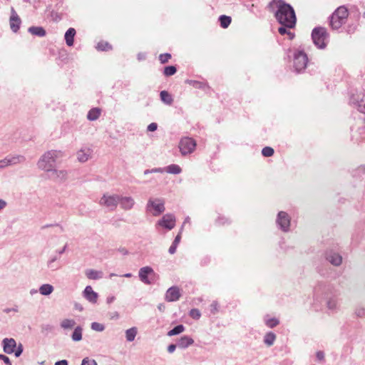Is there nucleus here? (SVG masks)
Masks as SVG:
<instances>
[{"label":"nucleus","instance_id":"nucleus-1","mask_svg":"<svg viewBox=\"0 0 365 365\" xmlns=\"http://www.w3.org/2000/svg\"><path fill=\"white\" fill-rule=\"evenodd\" d=\"M271 4H275L277 10L275 17L281 25L294 28L296 25L297 18L294 9L288 4L281 0H274Z\"/></svg>","mask_w":365,"mask_h":365},{"label":"nucleus","instance_id":"nucleus-2","mask_svg":"<svg viewBox=\"0 0 365 365\" xmlns=\"http://www.w3.org/2000/svg\"><path fill=\"white\" fill-rule=\"evenodd\" d=\"M63 156V154L61 150H48L41 156L37 163V166L39 169L48 173L56 168V162Z\"/></svg>","mask_w":365,"mask_h":365},{"label":"nucleus","instance_id":"nucleus-3","mask_svg":"<svg viewBox=\"0 0 365 365\" xmlns=\"http://www.w3.org/2000/svg\"><path fill=\"white\" fill-rule=\"evenodd\" d=\"M349 16V11L346 7L341 6L338 7L332 14L330 18V25L334 29H339Z\"/></svg>","mask_w":365,"mask_h":365},{"label":"nucleus","instance_id":"nucleus-4","mask_svg":"<svg viewBox=\"0 0 365 365\" xmlns=\"http://www.w3.org/2000/svg\"><path fill=\"white\" fill-rule=\"evenodd\" d=\"M119 195L106 192L100 198L98 203L108 210L114 211L119 203Z\"/></svg>","mask_w":365,"mask_h":365},{"label":"nucleus","instance_id":"nucleus-5","mask_svg":"<svg viewBox=\"0 0 365 365\" xmlns=\"http://www.w3.org/2000/svg\"><path fill=\"white\" fill-rule=\"evenodd\" d=\"M164 201L160 198H150L146 205V210L153 216H159L165 208Z\"/></svg>","mask_w":365,"mask_h":365},{"label":"nucleus","instance_id":"nucleus-6","mask_svg":"<svg viewBox=\"0 0 365 365\" xmlns=\"http://www.w3.org/2000/svg\"><path fill=\"white\" fill-rule=\"evenodd\" d=\"M312 37L314 43L319 48H324L327 45L328 34L323 27L315 28L312 31Z\"/></svg>","mask_w":365,"mask_h":365},{"label":"nucleus","instance_id":"nucleus-7","mask_svg":"<svg viewBox=\"0 0 365 365\" xmlns=\"http://www.w3.org/2000/svg\"><path fill=\"white\" fill-rule=\"evenodd\" d=\"M196 141L189 137L182 138L179 142L178 148L182 155H187L192 153L195 150Z\"/></svg>","mask_w":365,"mask_h":365},{"label":"nucleus","instance_id":"nucleus-8","mask_svg":"<svg viewBox=\"0 0 365 365\" xmlns=\"http://www.w3.org/2000/svg\"><path fill=\"white\" fill-rule=\"evenodd\" d=\"M25 160V157L21 155H7L4 159L0 160V170H3L9 166L22 163Z\"/></svg>","mask_w":365,"mask_h":365},{"label":"nucleus","instance_id":"nucleus-9","mask_svg":"<svg viewBox=\"0 0 365 365\" xmlns=\"http://www.w3.org/2000/svg\"><path fill=\"white\" fill-rule=\"evenodd\" d=\"M308 58L302 51H297L294 53V67L297 72L303 71L307 64Z\"/></svg>","mask_w":365,"mask_h":365},{"label":"nucleus","instance_id":"nucleus-10","mask_svg":"<svg viewBox=\"0 0 365 365\" xmlns=\"http://www.w3.org/2000/svg\"><path fill=\"white\" fill-rule=\"evenodd\" d=\"M138 276L142 282L145 284H151L153 282L149 277L155 276V273L151 267L146 266L139 269Z\"/></svg>","mask_w":365,"mask_h":365},{"label":"nucleus","instance_id":"nucleus-11","mask_svg":"<svg viewBox=\"0 0 365 365\" xmlns=\"http://www.w3.org/2000/svg\"><path fill=\"white\" fill-rule=\"evenodd\" d=\"M160 226L168 230H172L175 226V217L171 214L165 215L156 224V227Z\"/></svg>","mask_w":365,"mask_h":365},{"label":"nucleus","instance_id":"nucleus-12","mask_svg":"<svg viewBox=\"0 0 365 365\" xmlns=\"http://www.w3.org/2000/svg\"><path fill=\"white\" fill-rule=\"evenodd\" d=\"M277 223L283 231L287 232L290 225V217L286 212L281 211L278 213Z\"/></svg>","mask_w":365,"mask_h":365},{"label":"nucleus","instance_id":"nucleus-13","mask_svg":"<svg viewBox=\"0 0 365 365\" xmlns=\"http://www.w3.org/2000/svg\"><path fill=\"white\" fill-rule=\"evenodd\" d=\"M48 175L51 179L58 182H63L68 178V172L66 170H58L56 168L51 170Z\"/></svg>","mask_w":365,"mask_h":365},{"label":"nucleus","instance_id":"nucleus-14","mask_svg":"<svg viewBox=\"0 0 365 365\" xmlns=\"http://www.w3.org/2000/svg\"><path fill=\"white\" fill-rule=\"evenodd\" d=\"M181 296L180 289L176 287L173 286L170 287L165 296V299L167 302H175L178 301Z\"/></svg>","mask_w":365,"mask_h":365},{"label":"nucleus","instance_id":"nucleus-15","mask_svg":"<svg viewBox=\"0 0 365 365\" xmlns=\"http://www.w3.org/2000/svg\"><path fill=\"white\" fill-rule=\"evenodd\" d=\"M119 203L121 209L125 211L132 210L135 205L134 198L130 196L120 195Z\"/></svg>","mask_w":365,"mask_h":365},{"label":"nucleus","instance_id":"nucleus-16","mask_svg":"<svg viewBox=\"0 0 365 365\" xmlns=\"http://www.w3.org/2000/svg\"><path fill=\"white\" fill-rule=\"evenodd\" d=\"M351 101L356 104L358 110L365 113V93H359L356 95H353L351 97Z\"/></svg>","mask_w":365,"mask_h":365},{"label":"nucleus","instance_id":"nucleus-17","mask_svg":"<svg viewBox=\"0 0 365 365\" xmlns=\"http://www.w3.org/2000/svg\"><path fill=\"white\" fill-rule=\"evenodd\" d=\"M92 150L90 148L84 147L81 148L76 153V158L78 162L86 163L87 162L92 155Z\"/></svg>","mask_w":365,"mask_h":365},{"label":"nucleus","instance_id":"nucleus-18","mask_svg":"<svg viewBox=\"0 0 365 365\" xmlns=\"http://www.w3.org/2000/svg\"><path fill=\"white\" fill-rule=\"evenodd\" d=\"M83 296L89 302L95 304L97 302L98 294L94 292L91 286H86L84 291L83 292Z\"/></svg>","mask_w":365,"mask_h":365},{"label":"nucleus","instance_id":"nucleus-19","mask_svg":"<svg viewBox=\"0 0 365 365\" xmlns=\"http://www.w3.org/2000/svg\"><path fill=\"white\" fill-rule=\"evenodd\" d=\"M4 351L6 354H12L16 347V342L13 338H5L2 341Z\"/></svg>","mask_w":365,"mask_h":365},{"label":"nucleus","instance_id":"nucleus-20","mask_svg":"<svg viewBox=\"0 0 365 365\" xmlns=\"http://www.w3.org/2000/svg\"><path fill=\"white\" fill-rule=\"evenodd\" d=\"M11 13L10 27L14 32H16L19 29L21 21L14 8H11Z\"/></svg>","mask_w":365,"mask_h":365},{"label":"nucleus","instance_id":"nucleus-21","mask_svg":"<svg viewBox=\"0 0 365 365\" xmlns=\"http://www.w3.org/2000/svg\"><path fill=\"white\" fill-rule=\"evenodd\" d=\"M327 259L334 266H339L342 262V257L340 255L331 252L327 255Z\"/></svg>","mask_w":365,"mask_h":365},{"label":"nucleus","instance_id":"nucleus-22","mask_svg":"<svg viewBox=\"0 0 365 365\" xmlns=\"http://www.w3.org/2000/svg\"><path fill=\"white\" fill-rule=\"evenodd\" d=\"M85 274L88 279L93 280L101 279L103 275V272L93 269L86 270Z\"/></svg>","mask_w":365,"mask_h":365},{"label":"nucleus","instance_id":"nucleus-23","mask_svg":"<svg viewBox=\"0 0 365 365\" xmlns=\"http://www.w3.org/2000/svg\"><path fill=\"white\" fill-rule=\"evenodd\" d=\"M76 35V30L73 28H70L65 34L66 43L68 46L73 45L74 36Z\"/></svg>","mask_w":365,"mask_h":365},{"label":"nucleus","instance_id":"nucleus-24","mask_svg":"<svg viewBox=\"0 0 365 365\" xmlns=\"http://www.w3.org/2000/svg\"><path fill=\"white\" fill-rule=\"evenodd\" d=\"M194 342L193 339L187 336H184L181 337L178 342V346L180 348L185 349L189 346L190 345L192 344Z\"/></svg>","mask_w":365,"mask_h":365},{"label":"nucleus","instance_id":"nucleus-25","mask_svg":"<svg viewBox=\"0 0 365 365\" xmlns=\"http://www.w3.org/2000/svg\"><path fill=\"white\" fill-rule=\"evenodd\" d=\"M29 32L34 36H44L46 34L45 29L41 26H31L29 28Z\"/></svg>","mask_w":365,"mask_h":365},{"label":"nucleus","instance_id":"nucleus-26","mask_svg":"<svg viewBox=\"0 0 365 365\" xmlns=\"http://www.w3.org/2000/svg\"><path fill=\"white\" fill-rule=\"evenodd\" d=\"M125 338L127 341L131 342L134 341L137 334H138V329L135 327H131L127 330H125Z\"/></svg>","mask_w":365,"mask_h":365},{"label":"nucleus","instance_id":"nucleus-27","mask_svg":"<svg viewBox=\"0 0 365 365\" xmlns=\"http://www.w3.org/2000/svg\"><path fill=\"white\" fill-rule=\"evenodd\" d=\"M75 325L76 322L74 319H64L60 323L61 327L65 330L71 329L75 327Z\"/></svg>","mask_w":365,"mask_h":365},{"label":"nucleus","instance_id":"nucleus-28","mask_svg":"<svg viewBox=\"0 0 365 365\" xmlns=\"http://www.w3.org/2000/svg\"><path fill=\"white\" fill-rule=\"evenodd\" d=\"M53 287L49 284H43L39 287V292L41 294L48 296L53 292Z\"/></svg>","mask_w":365,"mask_h":365},{"label":"nucleus","instance_id":"nucleus-29","mask_svg":"<svg viewBox=\"0 0 365 365\" xmlns=\"http://www.w3.org/2000/svg\"><path fill=\"white\" fill-rule=\"evenodd\" d=\"M82 335L83 329L80 326H78L74 329L71 335V339L73 341H79L82 339Z\"/></svg>","mask_w":365,"mask_h":365},{"label":"nucleus","instance_id":"nucleus-30","mask_svg":"<svg viewBox=\"0 0 365 365\" xmlns=\"http://www.w3.org/2000/svg\"><path fill=\"white\" fill-rule=\"evenodd\" d=\"M100 115L101 110L98 108H94L89 110L87 118L89 120H96L99 118Z\"/></svg>","mask_w":365,"mask_h":365},{"label":"nucleus","instance_id":"nucleus-31","mask_svg":"<svg viewBox=\"0 0 365 365\" xmlns=\"http://www.w3.org/2000/svg\"><path fill=\"white\" fill-rule=\"evenodd\" d=\"M275 339L276 335L273 332L269 331L265 334L264 337V342L266 345L270 346L274 344Z\"/></svg>","mask_w":365,"mask_h":365},{"label":"nucleus","instance_id":"nucleus-32","mask_svg":"<svg viewBox=\"0 0 365 365\" xmlns=\"http://www.w3.org/2000/svg\"><path fill=\"white\" fill-rule=\"evenodd\" d=\"M160 96L161 101H163L165 103L168 105L172 104L173 100L171 95L168 92L163 91L160 92Z\"/></svg>","mask_w":365,"mask_h":365},{"label":"nucleus","instance_id":"nucleus-33","mask_svg":"<svg viewBox=\"0 0 365 365\" xmlns=\"http://www.w3.org/2000/svg\"><path fill=\"white\" fill-rule=\"evenodd\" d=\"M289 27H287L284 25H281L280 27L278 29V31L281 35L287 34L289 39H292L294 37V33L290 31Z\"/></svg>","mask_w":365,"mask_h":365},{"label":"nucleus","instance_id":"nucleus-34","mask_svg":"<svg viewBox=\"0 0 365 365\" xmlns=\"http://www.w3.org/2000/svg\"><path fill=\"white\" fill-rule=\"evenodd\" d=\"M165 171L168 173L171 174H179L181 173L182 170L180 167L175 164H172L165 168Z\"/></svg>","mask_w":365,"mask_h":365},{"label":"nucleus","instance_id":"nucleus-35","mask_svg":"<svg viewBox=\"0 0 365 365\" xmlns=\"http://www.w3.org/2000/svg\"><path fill=\"white\" fill-rule=\"evenodd\" d=\"M327 307L331 311H336L338 307V302L335 298H330L327 302Z\"/></svg>","mask_w":365,"mask_h":365},{"label":"nucleus","instance_id":"nucleus-36","mask_svg":"<svg viewBox=\"0 0 365 365\" xmlns=\"http://www.w3.org/2000/svg\"><path fill=\"white\" fill-rule=\"evenodd\" d=\"M185 330V327L183 325H178L175 327H174L173 329L168 331V335L171 336L174 335L179 334L182 332H183Z\"/></svg>","mask_w":365,"mask_h":365},{"label":"nucleus","instance_id":"nucleus-37","mask_svg":"<svg viewBox=\"0 0 365 365\" xmlns=\"http://www.w3.org/2000/svg\"><path fill=\"white\" fill-rule=\"evenodd\" d=\"M220 25L222 28H227L231 23V18L230 16L222 15L220 17Z\"/></svg>","mask_w":365,"mask_h":365},{"label":"nucleus","instance_id":"nucleus-38","mask_svg":"<svg viewBox=\"0 0 365 365\" xmlns=\"http://www.w3.org/2000/svg\"><path fill=\"white\" fill-rule=\"evenodd\" d=\"M96 48L100 51H108L111 49V46L108 42L101 41L97 44Z\"/></svg>","mask_w":365,"mask_h":365},{"label":"nucleus","instance_id":"nucleus-39","mask_svg":"<svg viewBox=\"0 0 365 365\" xmlns=\"http://www.w3.org/2000/svg\"><path fill=\"white\" fill-rule=\"evenodd\" d=\"M176 68L173 66H167L164 69V74L166 76H170L176 73Z\"/></svg>","mask_w":365,"mask_h":365},{"label":"nucleus","instance_id":"nucleus-40","mask_svg":"<svg viewBox=\"0 0 365 365\" xmlns=\"http://www.w3.org/2000/svg\"><path fill=\"white\" fill-rule=\"evenodd\" d=\"M91 327L93 330L96 331H103L105 329V326L98 322H93Z\"/></svg>","mask_w":365,"mask_h":365},{"label":"nucleus","instance_id":"nucleus-41","mask_svg":"<svg viewBox=\"0 0 365 365\" xmlns=\"http://www.w3.org/2000/svg\"><path fill=\"white\" fill-rule=\"evenodd\" d=\"M265 324L267 327L273 328L279 324V321L275 318H272L265 320Z\"/></svg>","mask_w":365,"mask_h":365},{"label":"nucleus","instance_id":"nucleus-42","mask_svg":"<svg viewBox=\"0 0 365 365\" xmlns=\"http://www.w3.org/2000/svg\"><path fill=\"white\" fill-rule=\"evenodd\" d=\"M262 153L264 157H270L274 154V150L271 147H265L262 149Z\"/></svg>","mask_w":365,"mask_h":365},{"label":"nucleus","instance_id":"nucleus-43","mask_svg":"<svg viewBox=\"0 0 365 365\" xmlns=\"http://www.w3.org/2000/svg\"><path fill=\"white\" fill-rule=\"evenodd\" d=\"M190 316L195 319H198L200 317L201 314L197 309H192L190 312Z\"/></svg>","mask_w":365,"mask_h":365},{"label":"nucleus","instance_id":"nucleus-44","mask_svg":"<svg viewBox=\"0 0 365 365\" xmlns=\"http://www.w3.org/2000/svg\"><path fill=\"white\" fill-rule=\"evenodd\" d=\"M171 58V55L170 53H163L160 54L159 56V60L161 63H165L168 61V60Z\"/></svg>","mask_w":365,"mask_h":365},{"label":"nucleus","instance_id":"nucleus-45","mask_svg":"<svg viewBox=\"0 0 365 365\" xmlns=\"http://www.w3.org/2000/svg\"><path fill=\"white\" fill-rule=\"evenodd\" d=\"M81 365H97V362L94 359H90L86 357L82 360Z\"/></svg>","mask_w":365,"mask_h":365},{"label":"nucleus","instance_id":"nucleus-46","mask_svg":"<svg viewBox=\"0 0 365 365\" xmlns=\"http://www.w3.org/2000/svg\"><path fill=\"white\" fill-rule=\"evenodd\" d=\"M355 314L358 317H365V309L363 307L357 308L355 311Z\"/></svg>","mask_w":365,"mask_h":365},{"label":"nucleus","instance_id":"nucleus-47","mask_svg":"<svg viewBox=\"0 0 365 365\" xmlns=\"http://www.w3.org/2000/svg\"><path fill=\"white\" fill-rule=\"evenodd\" d=\"M0 360H2L6 365H12L9 358L5 355L0 354Z\"/></svg>","mask_w":365,"mask_h":365},{"label":"nucleus","instance_id":"nucleus-48","mask_svg":"<svg viewBox=\"0 0 365 365\" xmlns=\"http://www.w3.org/2000/svg\"><path fill=\"white\" fill-rule=\"evenodd\" d=\"M23 352V346L21 344H19L16 350H14V354L16 357H19Z\"/></svg>","mask_w":365,"mask_h":365},{"label":"nucleus","instance_id":"nucleus-49","mask_svg":"<svg viewBox=\"0 0 365 365\" xmlns=\"http://www.w3.org/2000/svg\"><path fill=\"white\" fill-rule=\"evenodd\" d=\"M157 128V124L155 123H152L148 126V130L153 132L156 130Z\"/></svg>","mask_w":365,"mask_h":365},{"label":"nucleus","instance_id":"nucleus-50","mask_svg":"<svg viewBox=\"0 0 365 365\" xmlns=\"http://www.w3.org/2000/svg\"><path fill=\"white\" fill-rule=\"evenodd\" d=\"M316 356L319 360H323L324 358V354L322 351H317Z\"/></svg>","mask_w":365,"mask_h":365},{"label":"nucleus","instance_id":"nucleus-51","mask_svg":"<svg viewBox=\"0 0 365 365\" xmlns=\"http://www.w3.org/2000/svg\"><path fill=\"white\" fill-rule=\"evenodd\" d=\"M176 349V345L175 344H170L168 346V351L169 353H173L175 351Z\"/></svg>","mask_w":365,"mask_h":365},{"label":"nucleus","instance_id":"nucleus-52","mask_svg":"<svg viewBox=\"0 0 365 365\" xmlns=\"http://www.w3.org/2000/svg\"><path fill=\"white\" fill-rule=\"evenodd\" d=\"M54 365H68V362L67 360L63 359V360L56 361Z\"/></svg>","mask_w":365,"mask_h":365},{"label":"nucleus","instance_id":"nucleus-53","mask_svg":"<svg viewBox=\"0 0 365 365\" xmlns=\"http://www.w3.org/2000/svg\"><path fill=\"white\" fill-rule=\"evenodd\" d=\"M211 307H212V312L213 313H215V312L217 311V303L216 302H213L211 304Z\"/></svg>","mask_w":365,"mask_h":365},{"label":"nucleus","instance_id":"nucleus-54","mask_svg":"<svg viewBox=\"0 0 365 365\" xmlns=\"http://www.w3.org/2000/svg\"><path fill=\"white\" fill-rule=\"evenodd\" d=\"M115 297L114 296H110L106 299V302L108 304H111L115 301Z\"/></svg>","mask_w":365,"mask_h":365},{"label":"nucleus","instance_id":"nucleus-55","mask_svg":"<svg viewBox=\"0 0 365 365\" xmlns=\"http://www.w3.org/2000/svg\"><path fill=\"white\" fill-rule=\"evenodd\" d=\"M180 240H181V232H180L175 238L174 240V242H175V244H179L180 242Z\"/></svg>","mask_w":365,"mask_h":365},{"label":"nucleus","instance_id":"nucleus-56","mask_svg":"<svg viewBox=\"0 0 365 365\" xmlns=\"http://www.w3.org/2000/svg\"><path fill=\"white\" fill-rule=\"evenodd\" d=\"M176 250L177 248L175 247H174L173 245H171L169 248V253L171 254V255H173L174 253H175L176 252Z\"/></svg>","mask_w":365,"mask_h":365},{"label":"nucleus","instance_id":"nucleus-57","mask_svg":"<svg viewBox=\"0 0 365 365\" xmlns=\"http://www.w3.org/2000/svg\"><path fill=\"white\" fill-rule=\"evenodd\" d=\"M6 205V202L3 200H0V211L4 209Z\"/></svg>","mask_w":365,"mask_h":365},{"label":"nucleus","instance_id":"nucleus-58","mask_svg":"<svg viewBox=\"0 0 365 365\" xmlns=\"http://www.w3.org/2000/svg\"><path fill=\"white\" fill-rule=\"evenodd\" d=\"M56 259H57V258H56V257H53V258H52L51 259H50V260L48 262V267H51V264H52L53 262H54Z\"/></svg>","mask_w":365,"mask_h":365},{"label":"nucleus","instance_id":"nucleus-59","mask_svg":"<svg viewBox=\"0 0 365 365\" xmlns=\"http://www.w3.org/2000/svg\"><path fill=\"white\" fill-rule=\"evenodd\" d=\"M152 172H153V173H163V170L162 168H155V169H153Z\"/></svg>","mask_w":365,"mask_h":365},{"label":"nucleus","instance_id":"nucleus-60","mask_svg":"<svg viewBox=\"0 0 365 365\" xmlns=\"http://www.w3.org/2000/svg\"><path fill=\"white\" fill-rule=\"evenodd\" d=\"M158 308L160 311L163 312L165 307L163 304H159Z\"/></svg>","mask_w":365,"mask_h":365},{"label":"nucleus","instance_id":"nucleus-61","mask_svg":"<svg viewBox=\"0 0 365 365\" xmlns=\"http://www.w3.org/2000/svg\"><path fill=\"white\" fill-rule=\"evenodd\" d=\"M133 275L131 273H126L125 274L123 275V277H127V278H129V277H131Z\"/></svg>","mask_w":365,"mask_h":365},{"label":"nucleus","instance_id":"nucleus-62","mask_svg":"<svg viewBox=\"0 0 365 365\" xmlns=\"http://www.w3.org/2000/svg\"><path fill=\"white\" fill-rule=\"evenodd\" d=\"M36 293H37V290L36 289H31L30 291V294H32V295L34 294H36Z\"/></svg>","mask_w":365,"mask_h":365},{"label":"nucleus","instance_id":"nucleus-63","mask_svg":"<svg viewBox=\"0 0 365 365\" xmlns=\"http://www.w3.org/2000/svg\"><path fill=\"white\" fill-rule=\"evenodd\" d=\"M66 246H64V247H63L61 250H60V251L58 252V253H59V254H62V253H63V252H64V251H65V250H66Z\"/></svg>","mask_w":365,"mask_h":365},{"label":"nucleus","instance_id":"nucleus-64","mask_svg":"<svg viewBox=\"0 0 365 365\" xmlns=\"http://www.w3.org/2000/svg\"><path fill=\"white\" fill-rule=\"evenodd\" d=\"M150 173H153L152 170H146L144 173L146 175Z\"/></svg>","mask_w":365,"mask_h":365}]
</instances>
